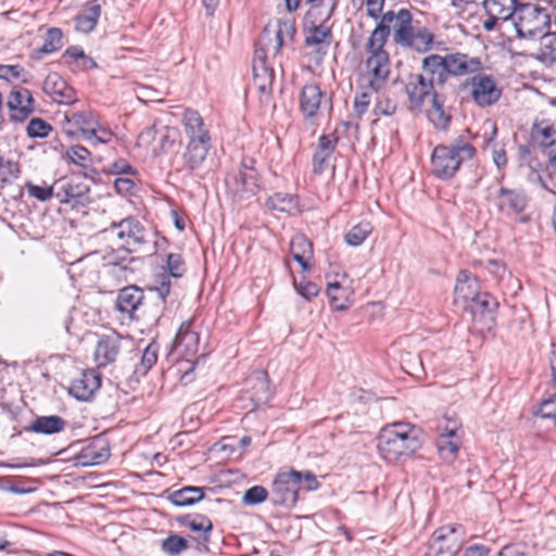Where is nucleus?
<instances>
[{"label": "nucleus", "mask_w": 556, "mask_h": 556, "mask_svg": "<svg viewBox=\"0 0 556 556\" xmlns=\"http://www.w3.org/2000/svg\"><path fill=\"white\" fill-rule=\"evenodd\" d=\"M380 456L388 463L412 457L422 445V431L408 422H393L381 428L377 438Z\"/></svg>", "instance_id": "obj_1"}, {"label": "nucleus", "mask_w": 556, "mask_h": 556, "mask_svg": "<svg viewBox=\"0 0 556 556\" xmlns=\"http://www.w3.org/2000/svg\"><path fill=\"white\" fill-rule=\"evenodd\" d=\"M477 149L465 138L458 136L448 144H437L431 153V173L441 180L452 179L464 162L475 157Z\"/></svg>", "instance_id": "obj_2"}, {"label": "nucleus", "mask_w": 556, "mask_h": 556, "mask_svg": "<svg viewBox=\"0 0 556 556\" xmlns=\"http://www.w3.org/2000/svg\"><path fill=\"white\" fill-rule=\"evenodd\" d=\"M551 18V8L547 4L520 3L511 22L520 38H534L546 31Z\"/></svg>", "instance_id": "obj_3"}, {"label": "nucleus", "mask_w": 556, "mask_h": 556, "mask_svg": "<svg viewBox=\"0 0 556 556\" xmlns=\"http://www.w3.org/2000/svg\"><path fill=\"white\" fill-rule=\"evenodd\" d=\"M112 231L121 241V248L127 254L129 253H152L154 248H150L151 233L136 218L127 217L118 223H112L110 229L104 232Z\"/></svg>", "instance_id": "obj_4"}, {"label": "nucleus", "mask_w": 556, "mask_h": 556, "mask_svg": "<svg viewBox=\"0 0 556 556\" xmlns=\"http://www.w3.org/2000/svg\"><path fill=\"white\" fill-rule=\"evenodd\" d=\"M255 161L243 157L239 168L226 177V186L235 200L242 201L254 197L258 189V173Z\"/></svg>", "instance_id": "obj_5"}, {"label": "nucleus", "mask_w": 556, "mask_h": 556, "mask_svg": "<svg viewBox=\"0 0 556 556\" xmlns=\"http://www.w3.org/2000/svg\"><path fill=\"white\" fill-rule=\"evenodd\" d=\"M302 483V471L281 470L274 477L270 500L275 506L292 508L298 502Z\"/></svg>", "instance_id": "obj_6"}, {"label": "nucleus", "mask_w": 556, "mask_h": 556, "mask_svg": "<svg viewBox=\"0 0 556 556\" xmlns=\"http://www.w3.org/2000/svg\"><path fill=\"white\" fill-rule=\"evenodd\" d=\"M464 542L462 526H444L438 529L431 536L427 556H454Z\"/></svg>", "instance_id": "obj_7"}, {"label": "nucleus", "mask_w": 556, "mask_h": 556, "mask_svg": "<svg viewBox=\"0 0 556 556\" xmlns=\"http://www.w3.org/2000/svg\"><path fill=\"white\" fill-rule=\"evenodd\" d=\"M498 303L488 292H481L475 300L464 307L471 314L472 321L480 326L481 331H489L495 326V312Z\"/></svg>", "instance_id": "obj_8"}, {"label": "nucleus", "mask_w": 556, "mask_h": 556, "mask_svg": "<svg viewBox=\"0 0 556 556\" xmlns=\"http://www.w3.org/2000/svg\"><path fill=\"white\" fill-rule=\"evenodd\" d=\"M519 5V0H483L482 7L488 16L482 23L483 28L492 31L500 22L511 21Z\"/></svg>", "instance_id": "obj_9"}, {"label": "nucleus", "mask_w": 556, "mask_h": 556, "mask_svg": "<svg viewBox=\"0 0 556 556\" xmlns=\"http://www.w3.org/2000/svg\"><path fill=\"white\" fill-rule=\"evenodd\" d=\"M470 86L471 98L481 108L495 104L502 96V89L491 75L477 74L472 76Z\"/></svg>", "instance_id": "obj_10"}, {"label": "nucleus", "mask_w": 556, "mask_h": 556, "mask_svg": "<svg viewBox=\"0 0 556 556\" xmlns=\"http://www.w3.org/2000/svg\"><path fill=\"white\" fill-rule=\"evenodd\" d=\"M12 122H24L35 111V99L31 92L23 87H14L7 101Z\"/></svg>", "instance_id": "obj_11"}, {"label": "nucleus", "mask_w": 556, "mask_h": 556, "mask_svg": "<svg viewBox=\"0 0 556 556\" xmlns=\"http://www.w3.org/2000/svg\"><path fill=\"white\" fill-rule=\"evenodd\" d=\"M405 93L409 102V109L420 111L428 97L434 98L438 93L433 86L426 80L420 73H410L405 83Z\"/></svg>", "instance_id": "obj_12"}, {"label": "nucleus", "mask_w": 556, "mask_h": 556, "mask_svg": "<svg viewBox=\"0 0 556 556\" xmlns=\"http://www.w3.org/2000/svg\"><path fill=\"white\" fill-rule=\"evenodd\" d=\"M366 68L369 75L366 87L372 92H379L386 86L390 74L389 53L369 54L366 60Z\"/></svg>", "instance_id": "obj_13"}, {"label": "nucleus", "mask_w": 556, "mask_h": 556, "mask_svg": "<svg viewBox=\"0 0 556 556\" xmlns=\"http://www.w3.org/2000/svg\"><path fill=\"white\" fill-rule=\"evenodd\" d=\"M450 77H459L479 73L482 70L481 59L466 53L454 52L442 55Z\"/></svg>", "instance_id": "obj_14"}, {"label": "nucleus", "mask_w": 556, "mask_h": 556, "mask_svg": "<svg viewBox=\"0 0 556 556\" xmlns=\"http://www.w3.org/2000/svg\"><path fill=\"white\" fill-rule=\"evenodd\" d=\"M445 65L446 64L440 54L427 55L421 61L420 75L428 80V83L433 86V89H435L440 94L448 81Z\"/></svg>", "instance_id": "obj_15"}, {"label": "nucleus", "mask_w": 556, "mask_h": 556, "mask_svg": "<svg viewBox=\"0 0 556 556\" xmlns=\"http://www.w3.org/2000/svg\"><path fill=\"white\" fill-rule=\"evenodd\" d=\"M43 92L54 102L60 104H73L76 102V91L58 73H49L42 83Z\"/></svg>", "instance_id": "obj_16"}, {"label": "nucleus", "mask_w": 556, "mask_h": 556, "mask_svg": "<svg viewBox=\"0 0 556 556\" xmlns=\"http://www.w3.org/2000/svg\"><path fill=\"white\" fill-rule=\"evenodd\" d=\"M98 125V116L90 110L85 111H68L64 114V122L62 131L68 138H73L77 132H81L83 138L86 139L87 129Z\"/></svg>", "instance_id": "obj_17"}, {"label": "nucleus", "mask_w": 556, "mask_h": 556, "mask_svg": "<svg viewBox=\"0 0 556 556\" xmlns=\"http://www.w3.org/2000/svg\"><path fill=\"white\" fill-rule=\"evenodd\" d=\"M267 50L258 48L255 50L253 60V83L261 93H269L275 80L274 70L267 64Z\"/></svg>", "instance_id": "obj_18"}, {"label": "nucleus", "mask_w": 556, "mask_h": 556, "mask_svg": "<svg viewBox=\"0 0 556 556\" xmlns=\"http://www.w3.org/2000/svg\"><path fill=\"white\" fill-rule=\"evenodd\" d=\"M166 267L169 275L165 271L157 275L155 277L156 286L154 287V290L163 301H165L170 291V277L180 278L187 270L185 261L177 253H169L166 256Z\"/></svg>", "instance_id": "obj_19"}, {"label": "nucleus", "mask_w": 556, "mask_h": 556, "mask_svg": "<svg viewBox=\"0 0 556 556\" xmlns=\"http://www.w3.org/2000/svg\"><path fill=\"white\" fill-rule=\"evenodd\" d=\"M529 199L522 189H508L502 187L496 197V206L500 212L506 216H513L522 213Z\"/></svg>", "instance_id": "obj_20"}, {"label": "nucleus", "mask_w": 556, "mask_h": 556, "mask_svg": "<svg viewBox=\"0 0 556 556\" xmlns=\"http://www.w3.org/2000/svg\"><path fill=\"white\" fill-rule=\"evenodd\" d=\"M305 46L314 48V52L325 56L332 42V30L326 24H304Z\"/></svg>", "instance_id": "obj_21"}, {"label": "nucleus", "mask_w": 556, "mask_h": 556, "mask_svg": "<svg viewBox=\"0 0 556 556\" xmlns=\"http://www.w3.org/2000/svg\"><path fill=\"white\" fill-rule=\"evenodd\" d=\"M181 125L188 142H212L208 126L198 111L186 109L181 117Z\"/></svg>", "instance_id": "obj_22"}, {"label": "nucleus", "mask_w": 556, "mask_h": 556, "mask_svg": "<svg viewBox=\"0 0 556 556\" xmlns=\"http://www.w3.org/2000/svg\"><path fill=\"white\" fill-rule=\"evenodd\" d=\"M98 258V252H93L73 263L70 268L72 278L86 287L96 285L100 277Z\"/></svg>", "instance_id": "obj_23"}, {"label": "nucleus", "mask_w": 556, "mask_h": 556, "mask_svg": "<svg viewBox=\"0 0 556 556\" xmlns=\"http://www.w3.org/2000/svg\"><path fill=\"white\" fill-rule=\"evenodd\" d=\"M101 387L100 375L92 369L81 371L73 379L68 392L75 399L87 402L92 399L96 391Z\"/></svg>", "instance_id": "obj_24"}, {"label": "nucleus", "mask_w": 556, "mask_h": 556, "mask_svg": "<svg viewBox=\"0 0 556 556\" xmlns=\"http://www.w3.org/2000/svg\"><path fill=\"white\" fill-rule=\"evenodd\" d=\"M326 93L315 84H306L300 93V111L306 121L313 122L320 113Z\"/></svg>", "instance_id": "obj_25"}, {"label": "nucleus", "mask_w": 556, "mask_h": 556, "mask_svg": "<svg viewBox=\"0 0 556 556\" xmlns=\"http://www.w3.org/2000/svg\"><path fill=\"white\" fill-rule=\"evenodd\" d=\"M295 35V27L292 22L285 20L278 22L277 30L274 34V38L270 37V33L267 28L264 29L261 36L262 48L273 52L274 55L278 54L282 46L287 40L292 41Z\"/></svg>", "instance_id": "obj_26"}, {"label": "nucleus", "mask_w": 556, "mask_h": 556, "mask_svg": "<svg viewBox=\"0 0 556 556\" xmlns=\"http://www.w3.org/2000/svg\"><path fill=\"white\" fill-rule=\"evenodd\" d=\"M88 192L89 187L74 178L63 177L55 181V198L61 203H80Z\"/></svg>", "instance_id": "obj_27"}, {"label": "nucleus", "mask_w": 556, "mask_h": 556, "mask_svg": "<svg viewBox=\"0 0 556 556\" xmlns=\"http://www.w3.org/2000/svg\"><path fill=\"white\" fill-rule=\"evenodd\" d=\"M338 141L339 137L334 132L321 135L318 138V142L313 154L314 174L321 175L328 168Z\"/></svg>", "instance_id": "obj_28"}, {"label": "nucleus", "mask_w": 556, "mask_h": 556, "mask_svg": "<svg viewBox=\"0 0 556 556\" xmlns=\"http://www.w3.org/2000/svg\"><path fill=\"white\" fill-rule=\"evenodd\" d=\"M480 293V286L477 277L471 275L468 270H460L457 275L454 289L455 302L465 307Z\"/></svg>", "instance_id": "obj_29"}, {"label": "nucleus", "mask_w": 556, "mask_h": 556, "mask_svg": "<svg viewBox=\"0 0 556 556\" xmlns=\"http://www.w3.org/2000/svg\"><path fill=\"white\" fill-rule=\"evenodd\" d=\"M530 138L539 148H552L556 144V127L554 123L547 118H535L530 128Z\"/></svg>", "instance_id": "obj_30"}, {"label": "nucleus", "mask_w": 556, "mask_h": 556, "mask_svg": "<svg viewBox=\"0 0 556 556\" xmlns=\"http://www.w3.org/2000/svg\"><path fill=\"white\" fill-rule=\"evenodd\" d=\"M200 334L191 329V323L186 321L180 326L175 337V349L184 357L194 356L199 351Z\"/></svg>", "instance_id": "obj_31"}, {"label": "nucleus", "mask_w": 556, "mask_h": 556, "mask_svg": "<svg viewBox=\"0 0 556 556\" xmlns=\"http://www.w3.org/2000/svg\"><path fill=\"white\" fill-rule=\"evenodd\" d=\"M121 339L116 336L102 337L96 346L94 359L100 367H104L117 358Z\"/></svg>", "instance_id": "obj_32"}, {"label": "nucleus", "mask_w": 556, "mask_h": 556, "mask_svg": "<svg viewBox=\"0 0 556 556\" xmlns=\"http://www.w3.org/2000/svg\"><path fill=\"white\" fill-rule=\"evenodd\" d=\"M143 291L136 286H128L119 290L115 307L121 313L131 315L143 301Z\"/></svg>", "instance_id": "obj_33"}, {"label": "nucleus", "mask_w": 556, "mask_h": 556, "mask_svg": "<svg viewBox=\"0 0 556 556\" xmlns=\"http://www.w3.org/2000/svg\"><path fill=\"white\" fill-rule=\"evenodd\" d=\"M204 488L184 486L179 490L167 491V500L175 506L186 507L192 506L204 498Z\"/></svg>", "instance_id": "obj_34"}, {"label": "nucleus", "mask_w": 556, "mask_h": 556, "mask_svg": "<svg viewBox=\"0 0 556 556\" xmlns=\"http://www.w3.org/2000/svg\"><path fill=\"white\" fill-rule=\"evenodd\" d=\"M212 142H187L182 155L185 165L190 170L199 169L206 160Z\"/></svg>", "instance_id": "obj_35"}, {"label": "nucleus", "mask_w": 556, "mask_h": 556, "mask_svg": "<svg viewBox=\"0 0 556 556\" xmlns=\"http://www.w3.org/2000/svg\"><path fill=\"white\" fill-rule=\"evenodd\" d=\"M391 15H388V17H381L375 29L371 31L366 42V51L369 54L388 53L384 50V46L390 36L389 28L387 27Z\"/></svg>", "instance_id": "obj_36"}, {"label": "nucleus", "mask_w": 556, "mask_h": 556, "mask_svg": "<svg viewBox=\"0 0 556 556\" xmlns=\"http://www.w3.org/2000/svg\"><path fill=\"white\" fill-rule=\"evenodd\" d=\"M65 426L66 421L62 417L50 415L37 417L25 430L41 434H54L63 431Z\"/></svg>", "instance_id": "obj_37"}, {"label": "nucleus", "mask_w": 556, "mask_h": 556, "mask_svg": "<svg viewBox=\"0 0 556 556\" xmlns=\"http://www.w3.org/2000/svg\"><path fill=\"white\" fill-rule=\"evenodd\" d=\"M444 98L440 93H434V98L431 99V106L428 111V118L432 125L440 130L448 128L451 123V115L447 114L444 109Z\"/></svg>", "instance_id": "obj_38"}, {"label": "nucleus", "mask_w": 556, "mask_h": 556, "mask_svg": "<svg viewBox=\"0 0 556 556\" xmlns=\"http://www.w3.org/2000/svg\"><path fill=\"white\" fill-rule=\"evenodd\" d=\"M353 292L350 288L342 286L340 281H329L327 286V295L330 304L336 311H345L349 307V299Z\"/></svg>", "instance_id": "obj_39"}, {"label": "nucleus", "mask_w": 556, "mask_h": 556, "mask_svg": "<svg viewBox=\"0 0 556 556\" xmlns=\"http://www.w3.org/2000/svg\"><path fill=\"white\" fill-rule=\"evenodd\" d=\"M456 430H448L442 433L437 441V447L440 457L447 463H452L457 455L459 443L455 439Z\"/></svg>", "instance_id": "obj_40"}, {"label": "nucleus", "mask_w": 556, "mask_h": 556, "mask_svg": "<svg viewBox=\"0 0 556 556\" xmlns=\"http://www.w3.org/2000/svg\"><path fill=\"white\" fill-rule=\"evenodd\" d=\"M249 383H252V400L265 403L271 397L269 389L268 376L265 371H254L249 378Z\"/></svg>", "instance_id": "obj_41"}, {"label": "nucleus", "mask_w": 556, "mask_h": 556, "mask_svg": "<svg viewBox=\"0 0 556 556\" xmlns=\"http://www.w3.org/2000/svg\"><path fill=\"white\" fill-rule=\"evenodd\" d=\"M334 2L332 0H320L318 3L313 4L305 16V22L313 24H326L330 20L334 10Z\"/></svg>", "instance_id": "obj_42"}, {"label": "nucleus", "mask_w": 556, "mask_h": 556, "mask_svg": "<svg viewBox=\"0 0 556 556\" xmlns=\"http://www.w3.org/2000/svg\"><path fill=\"white\" fill-rule=\"evenodd\" d=\"M290 250L294 261H296L303 270L309 268L306 254H312V243L304 236H295L290 242Z\"/></svg>", "instance_id": "obj_43"}, {"label": "nucleus", "mask_w": 556, "mask_h": 556, "mask_svg": "<svg viewBox=\"0 0 556 556\" xmlns=\"http://www.w3.org/2000/svg\"><path fill=\"white\" fill-rule=\"evenodd\" d=\"M101 13L100 4H92L81 14H78L75 22V29L80 33H90L97 25Z\"/></svg>", "instance_id": "obj_44"}, {"label": "nucleus", "mask_w": 556, "mask_h": 556, "mask_svg": "<svg viewBox=\"0 0 556 556\" xmlns=\"http://www.w3.org/2000/svg\"><path fill=\"white\" fill-rule=\"evenodd\" d=\"M266 205L270 210L292 214L298 208V199L289 193L277 192L268 197Z\"/></svg>", "instance_id": "obj_45"}, {"label": "nucleus", "mask_w": 556, "mask_h": 556, "mask_svg": "<svg viewBox=\"0 0 556 556\" xmlns=\"http://www.w3.org/2000/svg\"><path fill=\"white\" fill-rule=\"evenodd\" d=\"M110 456V448L106 444H103L99 448L97 442L88 445L83 450L80 454L81 464L84 466L100 465L104 463Z\"/></svg>", "instance_id": "obj_46"}, {"label": "nucleus", "mask_w": 556, "mask_h": 556, "mask_svg": "<svg viewBox=\"0 0 556 556\" xmlns=\"http://www.w3.org/2000/svg\"><path fill=\"white\" fill-rule=\"evenodd\" d=\"M372 230L374 227L370 222L362 220L345 233L344 241L350 247H358L368 238Z\"/></svg>", "instance_id": "obj_47"}, {"label": "nucleus", "mask_w": 556, "mask_h": 556, "mask_svg": "<svg viewBox=\"0 0 556 556\" xmlns=\"http://www.w3.org/2000/svg\"><path fill=\"white\" fill-rule=\"evenodd\" d=\"M160 346L156 341H151L142 352L140 363L135 368V374L146 376L147 372L155 365L159 357Z\"/></svg>", "instance_id": "obj_48"}, {"label": "nucleus", "mask_w": 556, "mask_h": 556, "mask_svg": "<svg viewBox=\"0 0 556 556\" xmlns=\"http://www.w3.org/2000/svg\"><path fill=\"white\" fill-rule=\"evenodd\" d=\"M103 263V273L106 275H113L117 279H125L127 271L126 257H118L115 252H112L102 258Z\"/></svg>", "instance_id": "obj_49"}, {"label": "nucleus", "mask_w": 556, "mask_h": 556, "mask_svg": "<svg viewBox=\"0 0 556 556\" xmlns=\"http://www.w3.org/2000/svg\"><path fill=\"white\" fill-rule=\"evenodd\" d=\"M434 41L433 33L427 27L417 28L410 39V42L405 48H412L417 52H427L429 51Z\"/></svg>", "instance_id": "obj_50"}, {"label": "nucleus", "mask_w": 556, "mask_h": 556, "mask_svg": "<svg viewBox=\"0 0 556 556\" xmlns=\"http://www.w3.org/2000/svg\"><path fill=\"white\" fill-rule=\"evenodd\" d=\"M64 156L68 162L81 168H88L92 164L90 151L80 144L67 148Z\"/></svg>", "instance_id": "obj_51"}, {"label": "nucleus", "mask_w": 556, "mask_h": 556, "mask_svg": "<svg viewBox=\"0 0 556 556\" xmlns=\"http://www.w3.org/2000/svg\"><path fill=\"white\" fill-rule=\"evenodd\" d=\"M0 79L9 83L20 80L23 84L30 83L31 75L18 64H0Z\"/></svg>", "instance_id": "obj_52"}, {"label": "nucleus", "mask_w": 556, "mask_h": 556, "mask_svg": "<svg viewBox=\"0 0 556 556\" xmlns=\"http://www.w3.org/2000/svg\"><path fill=\"white\" fill-rule=\"evenodd\" d=\"M540 38V59L549 64L556 62V31H544Z\"/></svg>", "instance_id": "obj_53"}, {"label": "nucleus", "mask_w": 556, "mask_h": 556, "mask_svg": "<svg viewBox=\"0 0 556 556\" xmlns=\"http://www.w3.org/2000/svg\"><path fill=\"white\" fill-rule=\"evenodd\" d=\"M63 47V33L61 28L51 27L47 30L45 41L38 53L50 54L59 51Z\"/></svg>", "instance_id": "obj_54"}, {"label": "nucleus", "mask_w": 556, "mask_h": 556, "mask_svg": "<svg viewBox=\"0 0 556 556\" xmlns=\"http://www.w3.org/2000/svg\"><path fill=\"white\" fill-rule=\"evenodd\" d=\"M388 15H391V18L387 24L389 33L391 31L392 28L393 34H397V31H400L401 28H404L408 23L413 22L412 13L407 9H401L397 12L388 11L383 13L381 17H388Z\"/></svg>", "instance_id": "obj_55"}, {"label": "nucleus", "mask_w": 556, "mask_h": 556, "mask_svg": "<svg viewBox=\"0 0 556 556\" xmlns=\"http://www.w3.org/2000/svg\"><path fill=\"white\" fill-rule=\"evenodd\" d=\"M161 548L169 556H178L188 548V541L178 534H170L162 541Z\"/></svg>", "instance_id": "obj_56"}, {"label": "nucleus", "mask_w": 556, "mask_h": 556, "mask_svg": "<svg viewBox=\"0 0 556 556\" xmlns=\"http://www.w3.org/2000/svg\"><path fill=\"white\" fill-rule=\"evenodd\" d=\"M403 369L410 376H419L424 371L422 359L420 355L409 352L402 355Z\"/></svg>", "instance_id": "obj_57"}, {"label": "nucleus", "mask_w": 556, "mask_h": 556, "mask_svg": "<svg viewBox=\"0 0 556 556\" xmlns=\"http://www.w3.org/2000/svg\"><path fill=\"white\" fill-rule=\"evenodd\" d=\"M20 166L16 162L7 160L0 155V182H11L17 178Z\"/></svg>", "instance_id": "obj_58"}, {"label": "nucleus", "mask_w": 556, "mask_h": 556, "mask_svg": "<svg viewBox=\"0 0 556 556\" xmlns=\"http://www.w3.org/2000/svg\"><path fill=\"white\" fill-rule=\"evenodd\" d=\"M268 495L269 493L266 488L254 485L244 492L242 503L245 505H257L265 502Z\"/></svg>", "instance_id": "obj_59"}, {"label": "nucleus", "mask_w": 556, "mask_h": 556, "mask_svg": "<svg viewBox=\"0 0 556 556\" xmlns=\"http://www.w3.org/2000/svg\"><path fill=\"white\" fill-rule=\"evenodd\" d=\"M26 130L30 138H46L52 130V127L46 121L36 117L29 121Z\"/></svg>", "instance_id": "obj_60"}, {"label": "nucleus", "mask_w": 556, "mask_h": 556, "mask_svg": "<svg viewBox=\"0 0 556 556\" xmlns=\"http://www.w3.org/2000/svg\"><path fill=\"white\" fill-rule=\"evenodd\" d=\"M112 136L113 134L110 129L98 123L97 126H92V128L87 129L85 140L91 141L93 144L108 143L111 141Z\"/></svg>", "instance_id": "obj_61"}, {"label": "nucleus", "mask_w": 556, "mask_h": 556, "mask_svg": "<svg viewBox=\"0 0 556 556\" xmlns=\"http://www.w3.org/2000/svg\"><path fill=\"white\" fill-rule=\"evenodd\" d=\"M199 519L200 520H195V519L189 520V516H186V517L179 518V523L188 527L193 532H201V531L206 532V533L211 532L213 529L212 521L204 516H199Z\"/></svg>", "instance_id": "obj_62"}, {"label": "nucleus", "mask_w": 556, "mask_h": 556, "mask_svg": "<svg viewBox=\"0 0 556 556\" xmlns=\"http://www.w3.org/2000/svg\"><path fill=\"white\" fill-rule=\"evenodd\" d=\"M27 192L30 197L39 201H47L51 199L53 195L55 197V182L52 186L41 187L34 185L31 182L26 184Z\"/></svg>", "instance_id": "obj_63"}, {"label": "nucleus", "mask_w": 556, "mask_h": 556, "mask_svg": "<svg viewBox=\"0 0 556 556\" xmlns=\"http://www.w3.org/2000/svg\"><path fill=\"white\" fill-rule=\"evenodd\" d=\"M530 548L525 543H510L503 546L497 556H529Z\"/></svg>", "instance_id": "obj_64"}]
</instances>
